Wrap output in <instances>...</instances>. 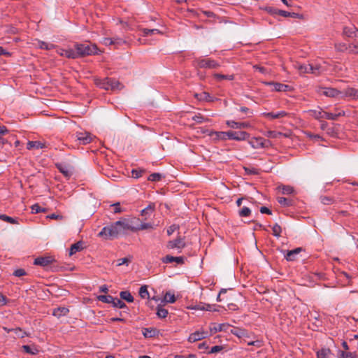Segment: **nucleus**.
<instances>
[{"label": "nucleus", "instance_id": "f257e3e1", "mask_svg": "<svg viewBox=\"0 0 358 358\" xmlns=\"http://www.w3.org/2000/svg\"><path fill=\"white\" fill-rule=\"evenodd\" d=\"M94 82L97 87L105 90H121L123 87L122 83H120L117 80L112 78L106 77L103 79L94 78Z\"/></svg>", "mask_w": 358, "mask_h": 358}, {"label": "nucleus", "instance_id": "f03ea898", "mask_svg": "<svg viewBox=\"0 0 358 358\" xmlns=\"http://www.w3.org/2000/svg\"><path fill=\"white\" fill-rule=\"evenodd\" d=\"M192 65L196 69H215L220 66V64L215 60L211 58H206L200 57L195 58L192 62Z\"/></svg>", "mask_w": 358, "mask_h": 358}, {"label": "nucleus", "instance_id": "7ed1b4c3", "mask_svg": "<svg viewBox=\"0 0 358 358\" xmlns=\"http://www.w3.org/2000/svg\"><path fill=\"white\" fill-rule=\"evenodd\" d=\"M76 53H78V58L86 55L98 54V48L95 44L92 43H77L75 45Z\"/></svg>", "mask_w": 358, "mask_h": 358}, {"label": "nucleus", "instance_id": "20e7f679", "mask_svg": "<svg viewBox=\"0 0 358 358\" xmlns=\"http://www.w3.org/2000/svg\"><path fill=\"white\" fill-rule=\"evenodd\" d=\"M121 224L120 221H117L110 226L104 227L99 233V236L106 239L117 237L122 234L121 230L118 228Z\"/></svg>", "mask_w": 358, "mask_h": 358}, {"label": "nucleus", "instance_id": "39448f33", "mask_svg": "<svg viewBox=\"0 0 358 358\" xmlns=\"http://www.w3.org/2000/svg\"><path fill=\"white\" fill-rule=\"evenodd\" d=\"M248 143L255 149L267 148L270 145L269 141L265 140L262 137H252Z\"/></svg>", "mask_w": 358, "mask_h": 358}, {"label": "nucleus", "instance_id": "423d86ee", "mask_svg": "<svg viewBox=\"0 0 358 358\" xmlns=\"http://www.w3.org/2000/svg\"><path fill=\"white\" fill-rule=\"evenodd\" d=\"M210 336V334L208 333V331H204L203 329H200L196 331L194 333H192L189 337L187 341L189 343H194L199 341H201L203 338H208Z\"/></svg>", "mask_w": 358, "mask_h": 358}, {"label": "nucleus", "instance_id": "0eeeda50", "mask_svg": "<svg viewBox=\"0 0 358 358\" xmlns=\"http://www.w3.org/2000/svg\"><path fill=\"white\" fill-rule=\"evenodd\" d=\"M227 139L236 140L238 141H245L250 137V134L246 131H227Z\"/></svg>", "mask_w": 358, "mask_h": 358}, {"label": "nucleus", "instance_id": "6e6552de", "mask_svg": "<svg viewBox=\"0 0 358 358\" xmlns=\"http://www.w3.org/2000/svg\"><path fill=\"white\" fill-rule=\"evenodd\" d=\"M121 222V225H120V229L121 230L122 234L125 232L127 230H130L131 231H134V224L136 222H138V218H132L131 220H119Z\"/></svg>", "mask_w": 358, "mask_h": 358}, {"label": "nucleus", "instance_id": "1a4fd4ad", "mask_svg": "<svg viewBox=\"0 0 358 358\" xmlns=\"http://www.w3.org/2000/svg\"><path fill=\"white\" fill-rule=\"evenodd\" d=\"M325 64H326L325 62L312 63V64H310V68H308V69H310V73L314 74L315 76H317L321 75L322 73H323L324 71H326L327 70V69L325 66Z\"/></svg>", "mask_w": 358, "mask_h": 358}, {"label": "nucleus", "instance_id": "9d476101", "mask_svg": "<svg viewBox=\"0 0 358 358\" xmlns=\"http://www.w3.org/2000/svg\"><path fill=\"white\" fill-rule=\"evenodd\" d=\"M185 241L183 238L178 236L177 238L173 241H169L167 243L166 247L168 249H178L181 251L182 248L185 247Z\"/></svg>", "mask_w": 358, "mask_h": 358}, {"label": "nucleus", "instance_id": "9b49d317", "mask_svg": "<svg viewBox=\"0 0 358 358\" xmlns=\"http://www.w3.org/2000/svg\"><path fill=\"white\" fill-rule=\"evenodd\" d=\"M76 138L80 144L87 145L92 142L93 136L87 131L77 132Z\"/></svg>", "mask_w": 358, "mask_h": 358}, {"label": "nucleus", "instance_id": "f8f14e48", "mask_svg": "<svg viewBox=\"0 0 358 358\" xmlns=\"http://www.w3.org/2000/svg\"><path fill=\"white\" fill-rule=\"evenodd\" d=\"M53 262H55V259L52 257H39L34 259V264L35 265L45 267L51 264Z\"/></svg>", "mask_w": 358, "mask_h": 358}, {"label": "nucleus", "instance_id": "ddd939ff", "mask_svg": "<svg viewBox=\"0 0 358 358\" xmlns=\"http://www.w3.org/2000/svg\"><path fill=\"white\" fill-rule=\"evenodd\" d=\"M162 262L164 264L176 262L178 264L182 265L185 263V258L183 257H173L168 255L162 259Z\"/></svg>", "mask_w": 358, "mask_h": 358}, {"label": "nucleus", "instance_id": "4468645a", "mask_svg": "<svg viewBox=\"0 0 358 358\" xmlns=\"http://www.w3.org/2000/svg\"><path fill=\"white\" fill-rule=\"evenodd\" d=\"M57 54L61 56L66 57L69 59H76L78 58V53H76L75 50L73 49H62L59 48L57 50Z\"/></svg>", "mask_w": 358, "mask_h": 358}, {"label": "nucleus", "instance_id": "2eb2a0df", "mask_svg": "<svg viewBox=\"0 0 358 358\" xmlns=\"http://www.w3.org/2000/svg\"><path fill=\"white\" fill-rule=\"evenodd\" d=\"M265 84L266 85L273 86V90L276 92H287L291 90V87L289 85L280 83L266 82Z\"/></svg>", "mask_w": 358, "mask_h": 358}, {"label": "nucleus", "instance_id": "dca6fc26", "mask_svg": "<svg viewBox=\"0 0 358 358\" xmlns=\"http://www.w3.org/2000/svg\"><path fill=\"white\" fill-rule=\"evenodd\" d=\"M289 114L288 113H287L286 111H284V110H281V111H279V112H277V113H273V112H271V113H263L262 114V115L263 117L269 118L271 120V119L282 118V117L289 116Z\"/></svg>", "mask_w": 358, "mask_h": 358}, {"label": "nucleus", "instance_id": "f3484780", "mask_svg": "<svg viewBox=\"0 0 358 358\" xmlns=\"http://www.w3.org/2000/svg\"><path fill=\"white\" fill-rule=\"evenodd\" d=\"M155 210V204L150 203L146 208L141 210V215L144 217V220H148L154 213Z\"/></svg>", "mask_w": 358, "mask_h": 358}, {"label": "nucleus", "instance_id": "a211bd4d", "mask_svg": "<svg viewBox=\"0 0 358 358\" xmlns=\"http://www.w3.org/2000/svg\"><path fill=\"white\" fill-rule=\"evenodd\" d=\"M230 332L240 338H249V333L247 330L244 329H241V328H239V327H233L231 330H230Z\"/></svg>", "mask_w": 358, "mask_h": 358}, {"label": "nucleus", "instance_id": "6ab92c4d", "mask_svg": "<svg viewBox=\"0 0 358 358\" xmlns=\"http://www.w3.org/2000/svg\"><path fill=\"white\" fill-rule=\"evenodd\" d=\"M227 125L233 129H245L250 127L249 122H238L234 120H227Z\"/></svg>", "mask_w": 358, "mask_h": 358}, {"label": "nucleus", "instance_id": "aec40b11", "mask_svg": "<svg viewBox=\"0 0 358 358\" xmlns=\"http://www.w3.org/2000/svg\"><path fill=\"white\" fill-rule=\"evenodd\" d=\"M293 66L295 69H296L300 75H304L306 73H310V64H303L299 62H296L293 64Z\"/></svg>", "mask_w": 358, "mask_h": 358}, {"label": "nucleus", "instance_id": "412c9836", "mask_svg": "<svg viewBox=\"0 0 358 358\" xmlns=\"http://www.w3.org/2000/svg\"><path fill=\"white\" fill-rule=\"evenodd\" d=\"M322 94L329 96V97H338L339 96H342L343 92L335 89V88H324L322 92Z\"/></svg>", "mask_w": 358, "mask_h": 358}, {"label": "nucleus", "instance_id": "4be33fe9", "mask_svg": "<svg viewBox=\"0 0 358 358\" xmlns=\"http://www.w3.org/2000/svg\"><path fill=\"white\" fill-rule=\"evenodd\" d=\"M153 229L154 226L150 222H140V220H138V222H136L134 224V231Z\"/></svg>", "mask_w": 358, "mask_h": 358}, {"label": "nucleus", "instance_id": "5701e85b", "mask_svg": "<svg viewBox=\"0 0 358 358\" xmlns=\"http://www.w3.org/2000/svg\"><path fill=\"white\" fill-rule=\"evenodd\" d=\"M225 327H229V325L225 324H211L209 327L210 331H208V333L210 334V336H212L213 334L218 331H222L224 330Z\"/></svg>", "mask_w": 358, "mask_h": 358}, {"label": "nucleus", "instance_id": "b1692460", "mask_svg": "<svg viewBox=\"0 0 358 358\" xmlns=\"http://www.w3.org/2000/svg\"><path fill=\"white\" fill-rule=\"evenodd\" d=\"M210 136L214 141H224L227 139V131H212Z\"/></svg>", "mask_w": 358, "mask_h": 358}, {"label": "nucleus", "instance_id": "393cba45", "mask_svg": "<svg viewBox=\"0 0 358 358\" xmlns=\"http://www.w3.org/2000/svg\"><path fill=\"white\" fill-rule=\"evenodd\" d=\"M343 34L348 37H358V29L356 27H345Z\"/></svg>", "mask_w": 358, "mask_h": 358}, {"label": "nucleus", "instance_id": "a878e982", "mask_svg": "<svg viewBox=\"0 0 358 358\" xmlns=\"http://www.w3.org/2000/svg\"><path fill=\"white\" fill-rule=\"evenodd\" d=\"M308 113L316 120H320L321 119H324V111L320 108H318V109L316 110H309Z\"/></svg>", "mask_w": 358, "mask_h": 358}, {"label": "nucleus", "instance_id": "bb28decb", "mask_svg": "<svg viewBox=\"0 0 358 358\" xmlns=\"http://www.w3.org/2000/svg\"><path fill=\"white\" fill-rule=\"evenodd\" d=\"M302 250L301 248H297L292 250L287 251L285 259L287 261H294L296 259V256L299 254V252Z\"/></svg>", "mask_w": 358, "mask_h": 358}, {"label": "nucleus", "instance_id": "cd10ccee", "mask_svg": "<svg viewBox=\"0 0 358 358\" xmlns=\"http://www.w3.org/2000/svg\"><path fill=\"white\" fill-rule=\"evenodd\" d=\"M324 119H327V120H336L338 119V117L345 115V112L342 110V111H339L338 113H328V112L324 111Z\"/></svg>", "mask_w": 358, "mask_h": 358}, {"label": "nucleus", "instance_id": "c85d7f7f", "mask_svg": "<svg viewBox=\"0 0 358 358\" xmlns=\"http://www.w3.org/2000/svg\"><path fill=\"white\" fill-rule=\"evenodd\" d=\"M69 312V310L66 307H59L55 308L52 312V315L57 317L66 315Z\"/></svg>", "mask_w": 358, "mask_h": 358}, {"label": "nucleus", "instance_id": "c756f323", "mask_svg": "<svg viewBox=\"0 0 358 358\" xmlns=\"http://www.w3.org/2000/svg\"><path fill=\"white\" fill-rule=\"evenodd\" d=\"M83 249V242L78 241L74 244H73L69 250V255L72 256L73 255L76 254L77 252L81 251Z\"/></svg>", "mask_w": 358, "mask_h": 358}, {"label": "nucleus", "instance_id": "7c9ffc66", "mask_svg": "<svg viewBox=\"0 0 358 358\" xmlns=\"http://www.w3.org/2000/svg\"><path fill=\"white\" fill-rule=\"evenodd\" d=\"M22 349L24 352L29 354V355H37L39 352L38 348L36 347V345H22Z\"/></svg>", "mask_w": 358, "mask_h": 358}, {"label": "nucleus", "instance_id": "2f4dec72", "mask_svg": "<svg viewBox=\"0 0 358 358\" xmlns=\"http://www.w3.org/2000/svg\"><path fill=\"white\" fill-rule=\"evenodd\" d=\"M141 31L143 33L142 34L143 36H147L152 35V34H162V32L157 29H150L144 28V29H141Z\"/></svg>", "mask_w": 358, "mask_h": 358}, {"label": "nucleus", "instance_id": "473e14b6", "mask_svg": "<svg viewBox=\"0 0 358 358\" xmlns=\"http://www.w3.org/2000/svg\"><path fill=\"white\" fill-rule=\"evenodd\" d=\"M213 77L217 81H221L222 80H233L234 79V75H223L221 73H214Z\"/></svg>", "mask_w": 358, "mask_h": 358}, {"label": "nucleus", "instance_id": "72a5a7b5", "mask_svg": "<svg viewBox=\"0 0 358 358\" xmlns=\"http://www.w3.org/2000/svg\"><path fill=\"white\" fill-rule=\"evenodd\" d=\"M192 120L195 121L196 123L201 124L203 122H208L210 119L204 117L201 113H198L192 117Z\"/></svg>", "mask_w": 358, "mask_h": 358}, {"label": "nucleus", "instance_id": "f704fd0d", "mask_svg": "<svg viewBox=\"0 0 358 358\" xmlns=\"http://www.w3.org/2000/svg\"><path fill=\"white\" fill-rule=\"evenodd\" d=\"M0 220L13 224H18L17 219L8 216L5 214L0 215Z\"/></svg>", "mask_w": 358, "mask_h": 358}, {"label": "nucleus", "instance_id": "c9c22d12", "mask_svg": "<svg viewBox=\"0 0 358 358\" xmlns=\"http://www.w3.org/2000/svg\"><path fill=\"white\" fill-rule=\"evenodd\" d=\"M120 296L122 299L127 301V302L131 303L134 301V297L131 293L128 291H122L120 292Z\"/></svg>", "mask_w": 358, "mask_h": 358}, {"label": "nucleus", "instance_id": "e433bc0d", "mask_svg": "<svg viewBox=\"0 0 358 358\" xmlns=\"http://www.w3.org/2000/svg\"><path fill=\"white\" fill-rule=\"evenodd\" d=\"M142 333L145 338H152L156 335V331L152 328H144Z\"/></svg>", "mask_w": 358, "mask_h": 358}, {"label": "nucleus", "instance_id": "4c0bfd02", "mask_svg": "<svg viewBox=\"0 0 358 358\" xmlns=\"http://www.w3.org/2000/svg\"><path fill=\"white\" fill-rule=\"evenodd\" d=\"M97 299L103 303H112L114 301V297L110 295H100L97 296Z\"/></svg>", "mask_w": 358, "mask_h": 358}, {"label": "nucleus", "instance_id": "58836bf2", "mask_svg": "<svg viewBox=\"0 0 358 358\" xmlns=\"http://www.w3.org/2000/svg\"><path fill=\"white\" fill-rule=\"evenodd\" d=\"M138 294L142 299H149V292L146 285L141 286L139 289Z\"/></svg>", "mask_w": 358, "mask_h": 358}, {"label": "nucleus", "instance_id": "ea45409f", "mask_svg": "<svg viewBox=\"0 0 358 358\" xmlns=\"http://www.w3.org/2000/svg\"><path fill=\"white\" fill-rule=\"evenodd\" d=\"M168 315V310L164 308L161 306H158L157 308V315L159 318H165Z\"/></svg>", "mask_w": 358, "mask_h": 358}, {"label": "nucleus", "instance_id": "a19ab883", "mask_svg": "<svg viewBox=\"0 0 358 358\" xmlns=\"http://www.w3.org/2000/svg\"><path fill=\"white\" fill-rule=\"evenodd\" d=\"M357 91V90L355 88L348 87V88L345 89V90L344 91V93H343V96H349V97L355 99V95H356Z\"/></svg>", "mask_w": 358, "mask_h": 358}, {"label": "nucleus", "instance_id": "79ce46f5", "mask_svg": "<svg viewBox=\"0 0 358 358\" xmlns=\"http://www.w3.org/2000/svg\"><path fill=\"white\" fill-rule=\"evenodd\" d=\"M27 148L28 150H31V149H32L34 148H36L37 149L43 148V144L41 143L39 141H29L27 143Z\"/></svg>", "mask_w": 358, "mask_h": 358}, {"label": "nucleus", "instance_id": "37998d69", "mask_svg": "<svg viewBox=\"0 0 358 358\" xmlns=\"http://www.w3.org/2000/svg\"><path fill=\"white\" fill-rule=\"evenodd\" d=\"M278 202L282 206L287 207L292 205V201L285 197H278Z\"/></svg>", "mask_w": 358, "mask_h": 358}, {"label": "nucleus", "instance_id": "c03bdc74", "mask_svg": "<svg viewBox=\"0 0 358 358\" xmlns=\"http://www.w3.org/2000/svg\"><path fill=\"white\" fill-rule=\"evenodd\" d=\"M164 301L166 303H173L176 301V298L174 294H171V292H168L164 295Z\"/></svg>", "mask_w": 358, "mask_h": 358}, {"label": "nucleus", "instance_id": "a18cd8bd", "mask_svg": "<svg viewBox=\"0 0 358 358\" xmlns=\"http://www.w3.org/2000/svg\"><path fill=\"white\" fill-rule=\"evenodd\" d=\"M8 133V130L5 126H0V145H4L6 140L3 138V136Z\"/></svg>", "mask_w": 358, "mask_h": 358}, {"label": "nucleus", "instance_id": "49530a36", "mask_svg": "<svg viewBox=\"0 0 358 358\" xmlns=\"http://www.w3.org/2000/svg\"><path fill=\"white\" fill-rule=\"evenodd\" d=\"M348 52L350 54H358V43L348 44Z\"/></svg>", "mask_w": 358, "mask_h": 358}, {"label": "nucleus", "instance_id": "de8ad7c7", "mask_svg": "<svg viewBox=\"0 0 358 358\" xmlns=\"http://www.w3.org/2000/svg\"><path fill=\"white\" fill-rule=\"evenodd\" d=\"M57 169L59 170V171L66 177H70L71 175V171L69 170V169L66 166H64L61 164L57 165Z\"/></svg>", "mask_w": 358, "mask_h": 358}, {"label": "nucleus", "instance_id": "09e8293b", "mask_svg": "<svg viewBox=\"0 0 358 358\" xmlns=\"http://www.w3.org/2000/svg\"><path fill=\"white\" fill-rule=\"evenodd\" d=\"M112 304L114 307L119 308H124L127 307L126 304L121 299L117 298H114Z\"/></svg>", "mask_w": 358, "mask_h": 358}, {"label": "nucleus", "instance_id": "8fccbe9b", "mask_svg": "<svg viewBox=\"0 0 358 358\" xmlns=\"http://www.w3.org/2000/svg\"><path fill=\"white\" fill-rule=\"evenodd\" d=\"M348 45L345 43H338L335 44V49L338 52H345L348 51Z\"/></svg>", "mask_w": 358, "mask_h": 358}, {"label": "nucleus", "instance_id": "3c124183", "mask_svg": "<svg viewBox=\"0 0 358 358\" xmlns=\"http://www.w3.org/2000/svg\"><path fill=\"white\" fill-rule=\"evenodd\" d=\"M262 10L266 11V13H269L271 15H275L278 14V9L271 7V6H266V7H262L260 8Z\"/></svg>", "mask_w": 358, "mask_h": 358}, {"label": "nucleus", "instance_id": "603ef678", "mask_svg": "<svg viewBox=\"0 0 358 358\" xmlns=\"http://www.w3.org/2000/svg\"><path fill=\"white\" fill-rule=\"evenodd\" d=\"M273 235L276 237H280L282 232V228L278 224H275L272 227Z\"/></svg>", "mask_w": 358, "mask_h": 358}, {"label": "nucleus", "instance_id": "864d4df0", "mask_svg": "<svg viewBox=\"0 0 358 358\" xmlns=\"http://www.w3.org/2000/svg\"><path fill=\"white\" fill-rule=\"evenodd\" d=\"M55 45L52 43H48L44 41L39 42V48L43 50H52L55 48Z\"/></svg>", "mask_w": 358, "mask_h": 358}, {"label": "nucleus", "instance_id": "5fc2aeb1", "mask_svg": "<svg viewBox=\"0 0 358 358\" xmlns=\"http://www.w3.org/2000/svg\"><path fill=\"white\" fill-rule=\"evenodd\" d=\"M340 358H356L357 355L356 353H352L350 352H345V351H341L340 353Z\"/></svg>", "mask_w": 358, "mask_h": 358}, {"label": "nucleus", "instance_id": "6e6d98bb", "mask_svg": "<svg viewBox=\"0 0 358 358\" xmlns=\"http://www.w3.org/2000/svg\"><path fill=\"white\" fill-rule=\"evenodd\" d=\"M251 214V210L248 207H243L239 211L238 215L240 217H248Z\"/></svg>", "mask_w": 358, "mask_h": 358}, {"label": "nucleus", "instance_id": "4d7b16f0", "mask_svg": "<svg viewBox=\"0 0 358 358\" xmlns=\"http://www.w3.org/2000/svg\"><path fill=\"white\" fill-rule=\"evenodd\" d=\"M162 176L158 173H154L149 176L148 180L152 182H157L162 180Z\"/></svg>", "mask_w": 358, "mask_h": 358}, {"label": "nucleus", "instance_id": "13d9d810", "mask_svg": "<svg viewBox=\"0 0 358 358\" xmlns=\"http://www.w3.org/2000/svg\"><path fill=\"white\" fill-rule=\"evenodd\" d=\"M113 45L115 46V47H118V46H120V45H124V44H127V40L124 39V38H113Z\"/></svg>", "mask_w": 358, "mask_h": 358}, {"label": "nucleus", "instance_id": "bf43d9fd", "mask_svg": "<svg viewBox=\"0 0 358 358\" xmlns=\"http://www.w3.org/2000/svg\"><path fill=\"white\" fill-rule=\"evenodd\" d=\"M329 352V349H322L317 352V358H327Z\"/></svg>", "mask_w": 358, "mask_h": 358}, {"label": "nucleus", "instance_id": "052dcab7", "mask_svg": "<svg viewBox=\"0 0 358 358\" xmlns=\"http://www.w3.org/2000/svg\"><path fill=\"white\" fill-rule=\"evenodd\" d=\"M244 170L248 175H258L259 173V170L254 167H244Z\"/></svg>", "mask_w": 358, "mask_h": 358}, {"label": "nucleus", "instance_id": "680f3d73", "mask_svg": "<svg viewBox=\"0 0 358 358\" xmlns=\"http://www.w3.org/2000/svg\"><path fill=\"white\" fill-rule=\"evenodd\" d=\"M293 187L290 185H283L282 187V193L283 194H291L294 192Z\"/></svg>", "mask_w": 358, "mask_h": 358}, {"label": "nucleus", "instance_id": "e2e57ef3", "mask_svg": "<svg viewBox=\"0 0 358 358\" xmlns=\"http://www.w3.org/2000/svg\"><path fill=\"white\" fill-rule=\"evenodd\" d=\"M13 331L20 337V338H24L25 336H28V334L25 331H23L22 329L20 327H17L13 329Z\"/></svg>", "mask_w": 358, "mask_h": 358}, {"label": "nucleus", "instance_id": "0e129e2a", "mask_svg": "<svg viewBox=\"0 0 358 358\" xmlns=\"http://www.w3.org/2000/svg\"><path fill=\"white\" fill-rule=\"evenodd\" d=\"M282 134L281 132H278L275 131H268L266 134V136L268 138H275L282 136Z\"/></svg>", "mask_w": 358, "mask_h": 358}, {"label": "nucleus", "instance_id": "69168bd1", "mask_svg": "<svg viewBox=\"0 0 358 358\" xmlns=\"http://www.w3.org/2000/svg\"><path fill=\"white\" fill-rule=\"evenodd\" d=\"M196 96H197L198 99L200 100L203 99V100H206L208 101H211V96L207 92H202L200 94H196Z\"/></svg>", "mask_w": 358, "mask_h": 358}, {"label": "nucleus", "instance_id": "338daca9", "mask_svg": "<svg viewBox=\"0 0 358 358\" xmlns=\"http://www.w3.org/2000/svg\"><path fill=\"white\" fill-rule=\"evenodd\" d=\"M45 208H42L38 204L36 203L31 206L32 213H38L40 212H45Z\"/></svg>", "mask_w": 358, "mask_h": 358}, {"label": "nucleus", "instance_id": "774afa93", "mask_svg": "<svg viewBox=\"0 0 358 358\" xmlns=\"http://www.w3.org/2000/svg\"><path fill=\"white\" fill-rule=\"evenodd\" d=\"M143 173H144V170H142V169H139V170L134 169L131 171L132 176L134 178H138L141 177L143 176Z\"/></svg>", "mask_w": 358, "mask_h": 358}]
</instances>
